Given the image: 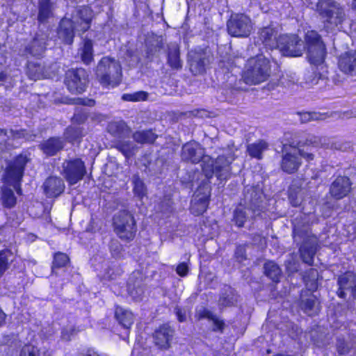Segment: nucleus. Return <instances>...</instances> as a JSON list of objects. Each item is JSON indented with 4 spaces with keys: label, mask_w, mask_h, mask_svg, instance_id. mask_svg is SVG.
Instances as JSON below:
<instances>
[{
    "label": "nucleus",
    "mask_w": 356,
    "mask_h": 356,
    "mask_svg": "<svg viewBox=\"0 0 356 356\" xmlns=\"http://www.w3.org/2000/svg\"><path fill=\"white\" fill-rule=\"evenodd\" d=\"M316 11L327 33L334 31L346 20L343 8L334 0H319L316 4Z\"/></svg>",
    "instance_id": "1"
},
{
    "label": "nucleus",
    "mask_w": 356,
    "mask_h": 356,
    "mask_svg": "<svg viewBox=\"0 0 356 356\" xmlns=\"http://www.w3.org/2000/svg\"><path fill=\"white\" fill-rule=\"evenodd\" d=\"M304 39L309 61L316 68L314 70L312 81L317 82L322 79L321 73L317 71L319 66L321 69L323 67V64L327 54L326 47L321 36L315 30L307 31Z\"/></svg>",
    "instance_id": "2"
},
{
    "label": "nucleus",
    "mask_w": 356,
    "mask_h": 356,
    "mask_svg": "<svg viewBox=\"0 0 356 356\" xmlns=\"http://www.w3.org/2000/svg\"><path fill=\"white\" fill-rule=\"evenodd\" d=\"M29 161L30 159L26 154H19L8 163L5 169V182L8 185L13 186L16 193L19 196L23 193L22 182L26 165Z\"/></svg>",
    "instance_id": "3"
},
{
    "label": "nucleus",
    "mask_w": 356,
    "mask_h": 356,
    "mask_svg": "<svg viewBox=\"0 0 356 356\" xmlns=\"http://www.w3.org/2000/svg\"><path fill=\"white\" fill-rule=\"evenodd\" d=\"M113 229L116 236L124 243L133 241L138 231L134 216L124 210L113 216Z\"/></svg>",
    "instance_id": "4"
},
{
    "label": "nucleus",
    "mask_w": 356,
    "mask_h": 356,
    "mask_svg": "<svg viewBox=\"0 0 356 356\" xmlns=\"http://www.w3.org/2000/svg\"><path fill=\"white\" fill-rule=\"evenodd\" d=\"M271 72L270 61L265 58H257L249 61L244 71L243 79L248 85H258L266 81Z\"/></svg>",
    "instance_id": "5"
},
{
    "label": "nucleus",
    "mask_w": 356,
    "mask_h": 356,
    "mask_svg": "<svg viewBox=\"0 0 356 356\" xmlns=\"http://www.w3.org/2000/svg\"><path fill=\"white\" fill-rule=\"evenodd\" d=\"M88 83V75L82 67L69 69L65 74L64 83L72 94H81L86 91Z\"/></svg>",
    "instance_id": "6"
},
{
    "label": "nucleus",
    "mask_w": 356,
    "mask_h": 356,
    "mask_svg": "<svg viewBox=\"0 0 356 356\" xmlns=\"http://www.w3.org/2000/svg\"><path fill=\"white\" fill-rule=\"evenodd\" d=\"M62 168V174L70 185L77 184L87 173L85 163L81 158L65 160Z\"/></svg>",
    "instance_id": "7"
},
{
    "label": "nucleus",
    "mask_w": 356,
    "mask_h": 356,
    "mask_svg": "<svg viewBox=\"0 0 356 356\" xmlns=\"http://www.w3.org/2000/svg\"><path fill=\"white\" fill-rule=\"evenodd\" d=\"M113 59L110 57H103L99 60L100 67H104V72L97 75L99 84L103 88H115L122 83V70L118 67L115 74H112L111 72V64Z\"/></svg>",
    "instance_id": "8"
},
{
    "label": "nucleus",
    "mask_w": 356,
    "mask_h": 356,
    "mask_svg": "<svg viewBox=\"0 0 356 356\" xmlns=\"http://www.w3.org/2000/svg\"><path fill=\"white\" fill-rule=\"evenodd\" d=\"M227 30L228 33L233 37H248L252 30L250 19L244 14H236L227 21Z\"/></svg>",
    "instance_id": "9"
},
{
    "label": "nucleus",
    "mask_w": 356,
    "mask_h": 356,
    "mask_svg": "<svg viewBox=\"0 0 356 356\" xmlns=\"http://www.w3.org/2000/svg\"><path fill=\"white\" fill-rule=\"evenodd\" d=\"M302 43L297 35H280L277 49L284 56L298 57L302 54Z\"/></svg>",
    "instance_id": "10"
},
{
    "label": "nucleus",
    "mask_w": 356,
    "mask_h": 356,
    "mask_svg": "<svg viewBox=\"0 0 356 356\" xmlns=\"http://www.w3.org/2000/svg\"><path fill=\"white\" fill-rule=\"evenodd\" d=\"M352 185L353 183L348 176L339 175L331 182L329 194L334 200H341L351 193Z\"/></svg>",
    "instance_id": "11"
},
{
    "label": "nucleus",
    "mask_w": 356,
    "mask_h": 356,
    "mask_svg": "<svg viewBox=\"0 0 356 356\" xmlns=\"http://www.w3.org/2000/svg\"><path fill=\"white\" fill-rule=\"evenodd\" d=\"M42 187L44 193L47 197L56 198L64 192L65 186L61 178L49 176L44 181Z\"/></svg>",
    "instance_id": "12"
},
{
    "label": "nucleus",
    "mask_w": 356,
    "mask_h": 356,
    "mask_svg": "<svg viewBox=\"0 0 356 356\" xmlns=\"http://www.w3.org/2000/svg\"><path fill=\"white\" fill-rule=\"evenodd\" d=\"M64 147L65 140L60 136H51L39 145V149L49 157L56 156L64 149Z\"/></svg>",
    "instance_id": "13"
},
{
    "label": "nucleus",
    "mask_w": 356,
    "mask_h": 356,
    "mask_svg": "<svg viewBox=\"0 0 356 356\" xmlns=\"http://www.w3.org/2000/svg\"><path fill=\"white\" fill-rule=\"evenodd\" d=\"M173 332L168 323L161 325L153 334L155 345L161 349L170 348Z\"/></svg>",
    "instance_id": "14"
},
{
    "label": "nucleus",
    "mask_w": 356,
    "mask_h": 356,
    "mask_svg": "<svg viewBox=\"0 0 356 356\" xmlns=\"http://www.w3.org/2000/svg\"><path fill=\"white\" fill-rule=\"evenodd\" d=\"M76 13L79 19L77 22L79 26V31L83 34L91 27L94 17L93 10L88 5H83L76 8Z\"/></svg>",
    "instance_id": "15"
},
{
    "label": "nucleus",
    "mask_w": 356,
    "mask_h": 356,
    "mask_svg": "<svg viewBox=\"0 0 356 356\" xmlns=\"http://www.w3.org/2000/svg\"><path fill=\"white\" fill-rule=\"evenodd\" d=\"M58 35L63 44L72 45L75 37L74 22L71 18H64L58 28Z\"/></svg>",
    "instance_id": "16"
},
{
    "label": "nucleus",
    "mask_w": 356,
    "mask_h": 356,
    "mask_svg": "<svg viewBox=\"0 0 356 356\" xmlns=\"http://www.w3.org/2000/svg\"><path fill=\"white\" fill-rule=\"evenodd\" d=\"M77 55L81 62L86 66L90 65L95 61L94 42L92 40L83 38L77 50Z\"/></svg>",
    "instance_id": "17"
},
{
    "label": "nucleus",
    "mask_w": 356,
    "mask_h": 356,
    "mask_svg": "<svg viewBox=\"0 0 356 356\" xmlns=\"http://www.w3.org/2000/svg\"><path fill=\"white\" fill-rule=\"evenodd\" d=\"M277 35V32L274 27L267 26L259 29L258 38L265 48L273 50L277 47L278 37Z\"/></svg>",
    "instance_id": "18"
},
{
    "label": "nucleus",
    "mask_w": 356,
    "mask_h": 356,
    "mask_svg": "<svg viewBox=\"0 0 356 356\" xmlns=\"http://www.w3.org/2000/svg\"><path fill=\"white\" fill-rule=\"evenodd\" d=\"M338 67L344 74L356 76V51L342 54L339 58Z\"/></svg>",
    "instance_id": "19"
},
{
    "label": "nucleus",
    "mask_w": 356,
    "mask_h": 356,
    "mask_svg": "<svg viewBox=\"0 0 356 356\" xmlns=\"http://www.w3.org/2000/svg\"><path fill=\"white\" fill-rule=\"evenodd\" d=\"M209 170H213V174H216L217 179L220 181H227L230 177V163L224 155L218 156L215 161L214 165Z\"/></svg>",
    "instance_id": "20"
},
{
    "label": "nucleus",
    "mask_w": 356,
    "mask_h": 356,
    "mask_svg": "<svg viewBox=\"0 0 356 356\" xmlns=\"http://www.w3.org/2000/svg\"><path fill=\"white\" fill-rule=\"evenodd\" d=\"M200 145L197 143L188 142L184 144L181 149V159L193 164L199 163L202 159V154L198 152Z\"/></svg>",
    "instance_id": "21"
},
{
    "label": "nucleus",
    "mask_w": 356,
    "mask_h": 356,
    "mask_svg": "<svg viewBox=\"0 0 356 356\" xmlns=\"http://www.w3.org/2000/svg\"><path fill=\"white\" fill-rule=\"evenodd\" d=\"M302 165L299 156L291 152H285L282 156L280 168L287 174L291 175L296 172Z\"/></svg>",
    "instance_id": "22"
},
{
    "label": "nucleus",
    "mask_w": 356,
    "mask_h": 356,
    "mask_svg": "<svg viewBox=\"0 0 356 356\" xmlns=\"http://www.w3.org/2000/svg\"><path fill=\"white\" fill-rule=\"evenodd\" d=\"M350 282L354 283V284H356V273L354 271L347 270L338 277V289L336 293L339 298L343 300L346 298L347 293L346 291L349 289L348 285Z\"/></svg>",
    "instance_id": "23"
},
{
    "label": "nucleus",
    "mask_w": 356,
    "mask_h": 356,
    "mask_svg": "<svg viewBox=\"0 0 356 356\" xmlns=\"http://www.w3.org/2000/svg\"><path fill=\"white\" fill-rule=\"evenodd\" d=\"M202 172L204 175V179L201 181L197 186L196 191V196L211 200V179L213 177V170H206L204 167L202 168Z\"/></svg>",
    "instance_id": "24"
},
{
    "label": "nucleus",
    "mask_w": 356,
    "mask_h": 356,
    "mask_svg": "<svg viewBox=\"0 0 356 356\" xmlns=\"http://www.w3.org/2000/svg\"><path fill=\"white\" fill-rule=\"evenodd\" d=\"M114 317L119 325L124 329L129 330L134 323V316L132 312L120 305L115 306Z\"/></svg>",
    "instance_id": "25"
},
{
    "label": "nucleus",
    "mask_w": 356,
    "mask_h": 356,
    "mask_svg": "<svg viewBox=\"0 0 356 356\" xmlns=\"http://www.w3.org/2000/svg\"><path fill=\"white\" fill-rule=\"evenodd\" d=\"M313 144L314 142L309 139H305L304 140L293 139L291 141L289 142L288 145L290 147L297 149L298 155L304 158L307 161L309 162L314 160V155L310 152H305L304 151V147L313 146Z\"/></svg>",
    "instance_id": "26"
},
{
    "label": "nucleus",
    "mask_w": 356,
    "mask_h": 356,
    "mask_svg": "<svg viewBox=\"0 0 356 356\" xmlns=\"http://www.w3.org/2000/svg\"><path fill=\"white\" fill-rule=\"evenodd\" d=\"M268 148V143L263 139H259L252 143L248 144L246 146V152L250 158L261 160L263 159L264 152L267 150Z\"/></svg>",
    "instance_id": "27"
},
{
    "label": "nucleus",
    "mask_w": 356,
    "mask_h": 356,
    "mask_svg": "<svg viewBox=\"0 0 356 356\" xmlns=\"http://www.w3.org/2000/svg\"><path fill=\"white\" fill-rule=\"evenodd\" d=\"M53 4L51 0H40L38 2V13L37 19L40 24L48 22L53 17Z\"/></svg>",
    "instance_id": "28"
},
{
    "label": "nucleus",
    "mask_w": 356,
    "mask_h": 356,
    "mask_svg": "<svg viewBox=\"0 0 356 356\" xmlns=\"http://www.w3.org/2000/svg\"><path fill=\"white\" fill-rule=\"evenodd\" d=\"M48 349H42L31 342L24 343L20 348L18 356H51Z\"/></svg>",
    "instance_id": "29"
},
{
    "label": "nucleus",
    "mask_w": 356,
    "mask_h": 356,
    "mask_svg": "<svg viewBox=\"0 0 356 356\" xmlns=\"http://www.w3.org/2000/svg\"><path fill=\"white\" fill-rule=\"evenodd\" d=\"M264 271L265 275L274 284H277L280 282L282 277V270L274 261H266L264 264Z\"/></svg>",
    "instance_id": "30"
},
{
    "label": "nucleus",
    "mask_w": 356,
    "mask_h": 356,
    "mask_svg": "<svg viewBox=\"0 0 356 356\" xmlns=\"http://www.w3.org/2000/svg\"><path fill=\"white\" fill-rule=\"evenodd\" d=\"M64 140L70 144H80L84 136L83 129L73 126H68L64 131Z\"/></svg>",
    "instance_id": "31"
},
{
    "label": "nucleus",
    "mask_w": 356,
    "mask_h": 356,
    "mask_svg": "<svg viewBox=\"0 0 356 356\" xmlns=\"http://www.w3.org/2000/svg\"><path fill=\"white\" fill-rule=\"evenodd\" d=\"M134 141L138 144H153L158 138L152 129L136 131L132 134Z\"/></svg>",
    "instance_id": "32"
},
{
    "label": "nucleus",
    "mask_w": 356,
    "mask_h": 356,
    "mask_svg": "<svg viewBox=\"0 0 356 356\" xmlns=\"http://www.w3.org/2000/svg\"><path fill=\"white\" fill-rule=\"evenodd\" d=\"M133 193L140 200H143L147 194V186L138 174H134L132 177Z\"/></svg>",
    "instance_id": "33"
},
{
    "label": "nucleus",
    "mask_w": 356,
    "mask_h": 356,
    "mask_svg": "<svg viewBox=\"0 0 356 356\" xmlns=\"http://www.w3.org/2000/svg\"><path fill=\"white\" fill-rule=\"evenodd\" d=\"M0 200L4 208L12 209L17 204V197L11 188L3 186L1 191Z\"/></svg>",
    "instance_id": "34"
},
{
    "label": "nucleus",
    "mask_w": 356,
    "mask_h": 356,
    "mask_svg": "<svg viewBox=\"0 0 356 356\" xmlns=\"http://www.w3.org/2000/svg\"><path fill=\"white\" fill-rule=\"evenodd\" d=\"M318 272L316 268H311L305 270L302 277L305 286L312 291H315L318 289Z\"/></svg>",
    "instance_id": "35"
},
{
    "label": "nucleus",
    "mask_w": 356,
    "mask_h": 356,
    "mask_svg": "<svg viewBox=\"0 0 356 356\" xmlns=\"http://www.w3.org/2000/svg\"><path fill=\"white\" fill-rule=\"evenodd\" d=\"M299 252L300 259L304 264L309 266L314 265V257L316 253V247L315 245H309L300 247Z\"/></svg>",
    "instance_id": "36"
},
{
    "label": "nucleus",
    "mask_w": 356,
    "mask_h": 356,
    "mask_svg": "<svg viewBox=\"0 0 356 356\" xmlns=\"http://www.w3.org/2000/svg\"><path fill=\"white\" fill-rule=\"evenodd\" d=\"M70 261V259L66 253L60 251L54 252L51 266V272L66 267Z\"/></svg>",
    "instance_id": "37"
},
{
    "label": "nucleus",
    "mask_w": 356,
    "mask_h": 356,
    "mask_svg": "<svg viewBox=\"0 0 356 356\" xmlns=\"http://www.w3.org/2000/svg\"><path fill=\"white\" fill-rule=\"evenodd\" d=\"M210 200L196 196L195 201L191 207V212L195 216L203 215L208 209Z\"/></svg>",
    "instance_id": "38"
},
{
    "label": "nucleus",
    "mask_w": 356,
    "mask_h": 356,
    "mask_svg": "<svg viewBox=\"0 0 356 356\" xmlns=\"http://www.w3.org/2000/svg\"><path fill=\"white\" fill-rule=\"evenodd\" d=\"M111 127L113 134L119 138L128 137L131 132V128L123 121L114 122Z\"/></svg>",
    "instance_id": "39"
},
{
    "label": "nucleus",
    "mask_w": 356,
    "mask_h": 356,
    "mask_svg": "<svg viewBox=\"0 0 356 356\" xmlns=\"http://www.w3.org/2000/svg\"><path fill=\"white\" fill-rule=\"evenodd\" d=\"M122 99L125 102H138L146 101L148 98V93L146 91L139 90L133 93H124Z\"/></svg>",
    "instance_id": "40"
},
{
    "label": "nucleus",
    "mask_w": 356,
    "mask_h": 356,
    "mask_svg": "<svg viewBox=\"0 0 356 356\" xmlns=\"http://www.w3.org/2000/svg\"><path fill=\"white\" fill-rule=\"evenodd\" d=\"M168 64L173 70H181L182 64L180 60L179 49L176 48L168 54Z\"/></svg>",
    "instance_id": "41"
},
{
    "label": "nucleus",
    "mask_w": 356,
    "mask_h": 356,
    "mask_svg": "<svg viewBox=\"0 0 356 356\" xmlns=\"http://www.w3.org/2000/svg\"><path fill=\"white\" fill-rule=\"evenodd\" d=\"M26 74L29 79L38 80L42 75L40 65L35 63H29L26 67Z\"/></svg>",
    "instance_id": "42"
},
{
    "label": "nucleus",
    "mask_w": 356,
    "mask_h": 356,
    "mask_svg": "<svg viewBox=\"0 0 356 356\" xmlns=\"http://www.w3.org/2000/svg\"><path fill=\"white\" fill-rule=\"evenodd\" d=\"M235 225L238 227L241 228L243 227L245 225V223L247 220V214L246 212L239 208H236L234 209L233 213V219Z\"/></svg>",
    "instance_id": "43"
},
{
    "label": "nucleus",
    "mask_w": 356,
    "mask_h": 356,
    "mask_svg": "<svg viewBox=\"0 0 356 356\" xmlns=\"http://www.w3.org/2000/svg\"><path fill=\"white\" fill-rule=\"evenodd\" d=\"M16 85L14 79L5 71L0 72V87L3 86L6 90H11Z\"/></svg>",
    "instance_id": "44"
},
{
    "label": "nucleus",
    "mask_w": 356,
    "mask_h": 356,
    "mask_svg": "<svg viewBox=\"0 0 356 356\" xmlns=\"http://www.w3.org/2000/svg\"><path fill=\"white\" fill-rule=\"evenodd\" d=\"M236 301L235 294L233 292H230L229 293H223L219 298L220 304L223 307L235 306Z\"/></svg>",
    "instance_id": "45"
},
{
    "label": "nucleus",
    "mask_w": 356,
    "mask_h": 356,
    "mask_svg": "<svg viewBox=\"0 0 356 356\" xmlns=\"http://www.w3.org/2000/svg\"><path fill=\"white\" fill-rule=\"evenodd\" d=\"M89 118V113L83 109L76 110L71 121L76 124H83L86 122Z\"/></svg>",
    "instance_id": "46"
},
{
    "label": "nucleus",
    "mask_w": 356,
    "mask_h": 356,
    "mask_svg": "<svg viewBox=\"0 0 356 356\" xmlns=\"http://www.w3.org/2000/svg\"><path fill=\"white\" fill-rule=\"evenodd\" d=\"M115 147L127 159H129L133 154L131 143L129 141H119L116 144Z\"/></svg>",
    "instance_id": "47"
},
{
    "label": "nucleus",
    "mask_w": 356,
    "mask_h": 356,
    "mask_svg": "<svg viewBox=\"0 0 356 356\" xmlns=\"http://www.w3.org/2000/svg\"><path fill=\"white\" fill-rule=\"evenodd\" d=\"M316 300V297L312 294L309 298L300 300V307L304 312L307 313L314 309Z\"/></svg>",
    "instance_id": "48"
},
{
    "label": "nucleus",
    "mask_w": 356,
    "mask_h": 356,
    "mask_svg": "<svg viewBox=\"0 0 356 356\" xmlns=\"http://www.w3.org/2000/svg\"><path fill=\"white\" fill-rule=\"evenodd\" d=\"M247 244H238L236 247L234 257L238 262H243L247 259L246 253Z\"/></svg>",
    "instance_id": "49"
},
{
    "label": "nucleus",
    "mask_w": 356,
    "mask_h": 356,
    "mask_svg": "<svg viewBox=\"0 0 356 356\" xmlns=\"http://www.w3.org/2000/svg\"><path fill=\"white\" fill-rule=\"evenodd\" d=\"M213 322V326L212 331L214 332L223 333L225 328V322L223 319L218 318L216 315L211 320Z\"/></svg>",
    "instance_id": "50"
},
{
    "label": "nucleus",
    "mask_w": 356,
    "mask_h": 356,
    "mask_svg": "<svg viewBox=\"0 0 356 356\" xmlns=\"http://www.w3.org/2000/svg\"><path fill=\"white\" fill-rule=\"evenodd\" d=\"M10 263L7 255L3 250H0V278L9 268Z\"/></svg>",
    "instance_id": "51"
},
{
    "label": "nucleus",
    "mask_w": 356,
    "mask_h": 356,
    "mask_svg": "<svg viewBox=\"0 0 356 356\" xmlns=\"http://www.w3.org/2000/svg\"><path fill=\"white\" fill-rule=\"evenodd\" d=\"M72 104L75 105L93 107L96 104V101L94 99L88 97H76L72 99Z\"/></svg>",
    "instance_id": "52"
},
{
    "label": "nucleus",
    "mask_w": 356,
    "mask_h": 356,
    "mask_svg": "<svg viewBox=\"0 0 356 356\" xmlns=\"http://www.w3.org/2000/svg\"><path fill=\"white\" fill-rule=\"evenodd\" d=\"M323 115L317 112H305L301 115V120L302 121H312L322 120Z\"/></svg>",
    "instance_id": "53"
},
{
    "label": "nucleus",
    "mask_w": 356,
    "mask_h": 356,
    "mask_svg": "<svg viewBox=\"0 0 356 356\" xmlns=\"http://www.w3.org/2000/svg\"><path fill=\"white\" fill-rule=\"evenodd\" d=\"M337 351L339 355H345L350 352V348L343 339L337 341Z\"/></svg>",
    "instance_id": "54"
},
{
    "label": "nucleus",
    "mask_w": 356,
    "mask_h": 356,
    "mask_svg": "<svg viewBox=\"0 0 356 356\" xmlns=\"http://www.w3.org/2000/svg\"><path fill=\"white\" fill-rule=\"evenodd\" d=\"M176 273L181 277H184L188 275L189 273V267L187 263L181 262L176 267Z\"/></svg>",
    "instance_id": "55"
},
{
    "label": "nucleus",
    "mask_w": 356,
    "mask_h": 356,
    "mask_svg": "<svg viewBox=\"0 0 356 356\" xmlns=\"http://www.w3.org/2000/svg\"><path fill=\"white\" fill-rule=\"evenodd\" d=\"M214 316L215 314H213L212 312H211L207 308H203L197 313V314L196 315V318L199 321L204 318L211 321L212 318L214 317Z\"/></svg>",
    "instance_id": "56"
},
{
    "label": "nucleus",
    "mask_w": 356,
    "mask_h": 356,
    "mask_svg": "<svg viewBox=\"0 0 356 356\" xmlns=\"http://www.w3.org/2000/svg\"><path fill=\"white\" fill-rule=\"evenodd\" d=\"M77 356H102L97 350L94 348L90 347L86 348L80 350L77 353Z\"/></svg>",
    "instance_id": "57"
},
{
    "label": "nucleus",
    "mask_w": 356,
    "mask_h": 356,
    "mask_svg": "<svg viewBox=\"0 0 356 356\" xmlns=\"http://www.w3.org/2000/svg\"><path fill=\"white\" fill-rule=\"evenodd\" d=\"M175 314L176 315L177 319L179 323H184L186 321V314L184 309L181 308L179 306L175 307Z\"/></svg>",
    "instance_id": "58"
},
{
    "label": "nucleus",
    "mask_w": 356,
    "mask_h": 356,
    "mask_svg": "<svg viewBox=\"0 0 356 356\" xmlns=\"http://www.w3.org/2000/svg\"><path fill=\"white\" fill-rule=\"evenodd\" d=\"M101 227H98L96 222L93 218H91L90 222L87 227V231L91 233H95L100 231Z\"/></svg>",
    "instance_id": "59"
},
{
    "label": "nucleus",
    "mask_w": 356,
    "mask_h": 356,
    "mask_svg": "<svg viewBox=\"0 0 356 356\" xmlns=\"http://www.w3.org/2000/svg\"><path fill=\"white\" fill-rule=\"evenodd\" d=\"M26 129H22L19 130L12 131V135L15 138H22L26 136Z\"/></svg>",
    "instance_id": "60"
},
{
    "label": "nucleus",
    "mask_w": 356,
    "mask_h": 356,
    "mask_svg": "<svg viewBox=\"0 0 356 356\" xmlns=\"http://www.w3.org/2000/svg\"><path fill=\"white\" fill-rule=\"evenodd\" d=\"M197 65L200 67L202 72H205V63L203 58H200L197 62Z\"/></svg>",
    "instance_id": "61"
},
{
    "label": "nucleus",
    "mask_w": 356,
    "mask_h": 356,
    "mask_svg": "<svg viewBox=\"0 0 356 356\" xmlns=\"http://www.w3.org/2000/svg\"><path fill=\"white\" fill-rule=\"evenodd\" d=\"M156 50H153L152 47H148L146 51L147 58H152Z\"/></svg>",
    "instance_id": "62"
},
{
    "label": "nucleus",
    "mask_w": 356,
    "mask_h": 356,
    "mask_svg": "<svg viewBox=\"0 0 356 356\" xmlns=\"http://www.w3.org/2000/svg\"><path fill=\"white\" fill-rule=\"evenodd\" d=\"M352 297L356 300V284L350 288Z\"/></svg>",
    "instance_id": "63"
},
{
    "label": "nucleus",
    "mask_w": 356,
    "mask_h": 356,
    "mask_svg": "<svg viewBox=\"0 0 356 356\" xmlns=\"http://www.w3.org/2000/svg\"><path fill=\"white\" fill-rule=\"evenodd\" d=\"M352 9L356 11V0L352 1Z\"/></svg>",
    "instance_id": "64"
}]
</instances>
